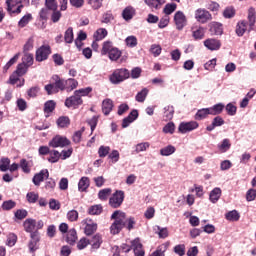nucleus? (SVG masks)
<instances>
[{
  "mask_svg": "<svg viewBox=\"0 0 256 256\" xmlns=\"http://www.w3.org/2000/svg\"><path fill=\"white\" fill-rule=\"evenodd\" d=\"M174 22L178 31H182L187 26V16L183 11H177L174 15Z\"/></svg>",
  "mask_w": 256,
  "mask_h": 256,
  "instance_id": "11",
  "label": "nucleus"
},
{
  "mask_svg": "<svg viewBox=\"0 0 256 256\" xmlns=\"http://www.w3.org/2000/svg\"><path fill=\"white\" fill-rule=\"evenodd\" d=\"M208 115H211L209 108H202L195 114V119L196 121H203V119H207Z\"/></svg>",
  "mask_w": 256,
  "mask_h": 256,
  "instance_id": "33",
  "label": "nucleus"
},
{
  "mask_svg": "<svg viewBox=\"0 0 256 256\" xmlns=\"http://www.w3.org/2000/svg\"><path fill=\"white\" fill-rule=\"evenodd\" d=\"M223 17L225 19H233V17H235V8L233 7H227L224 11H223Z\"/></svg>",
  "mask_w": 256,
  "mask_h": 256,
  "instance_id": "56",
  "label": "nucleus"
},
{
  "mask_svg": "<svg viewBox=\"0 0 256 256\" xmlns=\"http://www.w3.org/2000/svg\"><path fill=\"white\" fill-rule=\"evenodd\" d=\"M199 127V123L197 121L190 122H182L178 127V131L182 134L189 133L191 131H195Z\"/></svg>",
  "mask_w": 256,
  "mask_h": 256,
  "instance_id": "13",
  "label": "nucleus"
},
{
  "mask_svg": "<svg viewBox=\"0 0 256 256\" xmlns=\"http://www.w3.org/2000/svg\"><path fill=\"white\" fill-rule=\"evenodd\" d=\"M101 53L102 55H108L110 61H119L122 55L121 50L114 47L111 41H106L103 43Z\"/></svg>",
  "mask_w": 256,
  "mask_h": 256,
  "instance_id": "2",
  "label": "nucleus"
},
{
  "mask_svg": "<svg viewBox=\"0 0 256 256\" xmlns=\"http://www.w3.org/2000/svg\"><path fill=\"white\" fill-rule=\"evenodd\" d=\"M65 105L68 107V109H77L79 105H83V99L81 96H78L76 92H74V95L65 100Z\"/></svg>",
  "mask_w": 256,
  "mask_h": 256,
  "instance_id": "12",
  "label": "nucleus"
},
{
  "mask_svg": "<svg viewBox=\"0 0 256 256\" xmlns=\"http://www.w3.org/2000/svg\"><path fill=\"white\" fill-rule=\"evenodd\" d=\"M176 9H177V4L175 3L166 4L164 7V13L165 15H171V13H174Z\"/></svg>",
  "mask_w": 256,
  "mask_h": 256,
  "instance_id": "63",
  "label": "nucleus"
},
{
  "mask_svg": "<svg viewBox=\"0 0 256 256\" xmlns=\"http://www.w3.org/2000/svg\"><path fill=\"white\" fill-rule=\"evenodd\" d=\"M109 151H111V147L109 146H100L98 149L99 157H107L109 155Z\"/></svg>",
  "mask_w": 256,
  "mask_h": 256,
  "instance_id": "62",
  "label": "nucleus"
},
{
  "mask_svg": "<svg viewBox=\"0 0 256 256\" xmlns=\"http://www.w3.org/2000/svg\"><path fill=\"white\" fill-rule=\"evenodd\" d=\"M175 151H177L175 146L168 145V146L160 149V155H162V157H169V155H173V153H175Z\"/></svg>",
  "mask_w": 256,
  "mask_h": 256,
  "instance_id": "41",
  "label": "nucleus"
},
{
  "mask_svg": "<svg viewBox=\"0 0 256 256\" xmlns=\"http://www.w3.org/2000/svg\"><path fill=\"white\" fill-rule=\"evenodd\" d=\"M173 115H175V108L171 105L164 107V119L166 121H171L173 119Z\"/></svg>",
  "mask_w": 256,
  "mask_h": 256,
  "instance_id": "36",
  "label": "nucleus"
},
{
  "mask_svg": "<svg viewBox=\"0 0 256 256\" xmlns=\"http://www.w3.org/2000/svg\"><path fill=\"white\" fill-rule=\"evenodd\" d=\"M20 77L21 75L17 74V72L14 71L12 75H10L8 83L10 85H16L17 81H19L20 83L17 84V87H23V85H25V79L20 80Z\"/></svg>",
  "mask_w": 256,
  "mask_h": 256,
  "instance_id": "19",
  "label": "nucleus"
},
{
  "mask_svg": "<svg viewBox=\"0 0 256 256\" xmlns=\"http://www.w3.org/2000/svg\"><path fill=\"white\" fill-rule=\"evenodd\" d=\"M34 43H35V39H33V37H30L24 44V47H23L24 53H27V51H32L34 47Z\"/></svg>",
  "mask_w": 256,
  "mask_h": 256,
  "instance_id": "60",
  "label": "nucleus"
},
{
  "mask_svg": "<svg viewBox=\"0 0 256 256\" xmlns=\"http://www.w3.org/2000/svg\"><path fill=\"white\" fill-rule=\"evenodd\" d=\"M235 31L238 37H243V35H245V32L247 31V21L245 20L239 21L236 25Z\"/></svg>",
  "mask_w": 256,
  "mask_h": 256,
  "instance_id": "28",
  "label": "nucleus"
},
{
  "mask_svg": "<svg viewBox=\"0 0 256 256\" xmlns=\"http://www.w3.org/2000/svg\"><path fill=\"white\" fill-rule=\"evenodd\" d=\"M113 111V100L107 98L102 102V113L109 115Z\"/></svg>",
  "mask_w": 256,
  "mask_h": 256,
  "instance_id": "26",
  "label": "nucleus"
},
{
  "mask_svg": "<svg viewBox=\"0 0 256 256\" xmlns=\"http://www.w3.org/2000/svg\"><path fill=\"white\" fill-rule=\"evenodd\" d=\"M192 37H194L196 41L203 39L205 37V28L198 27L196 30L192 28Z\"/></svg>",
  "mask_w": 256,
  "mask_h": 256,
  "instance_id": "34",
  "label": "nucleus"
},
{
  "mask_svg": "<svg viewBox=\"0 0 256 256\" xmlns=\"http://www.w3.org/2000/svg\"><path fill=\"white\" fill-rule=\"evenodd\" d=\"M91 185V180L87 176H83L79 182H78V191L80 193H85L87 192V189H89Z\"/></svg>",
  "mask_w": 256,
  "mask_h": 256,
  "instance_id": "18",
  "label": "nucleus"
},
{
  "mask_svg": "<svg viewBox=\"0 0 256 256\" xmlns=\"http://www.w3.org/2000/svg\"><path fill=\"white\" fill-rule=\"evenodd\" d=\"M21 54L20 53H17L14 57H12L7 63L6 65L4 66L3 70L5 73H7V71H9V68L12 66V65H15V63H17V61L19 60V56Z\"/></svg>",
  "mask_w": 256,
  "mask_h": 256,
  "instance_id": "51",
  "label": "nucleus"
},
{
  "mask_svg": "<svg viewBox=\"0 0 256 256\" xmlns=\"http://www.w3.org/2000/svg\"><path fill=\"white\" fill-rule=\"evenodd\" d=\"M204 46H206L210 51H217L221 49V41L210 38L204 41Z\"/></svg>",
  "mask_w": 256,
  "mask_h": 256,
  "instance_id": "17",
  "label": "nucleus"
},
{
  "mask_svg": "<svg viewBox=\"0 0 256 256\" xmlns=\"http://www.w3.org/2000/svg\"><path fill=\"white\" fill-rule=\"evenodd\" d=\"M151 147V144L149 142H142L135 146V153H142L146 149H149Z\"/></svg>",
  "mask_w": 256,
  "mask_h": 256,
  "instance_id": "55",
  "label": "nucleus"
},
{
  "mask_svg": "<svg viewBox=\"0 0 256 256\" xmlns=\"http://www.w3.org/2000/svg\"><path fill=\"white\" fill-rule=\"evenodd\" d=\"M210 27V33L212 35H223V25H221L218 22H212L209 24Z\"/></svg>",
  "mask_w": 256,
  "mask_h": 256,
  "instance_id": "24",
  "label": "nucleus"
},
{
  "mask_svg": "<svg viewBox=\"0 0 256 256\" xmlns=\"http://www.w3.org/2000/svg\"><path fill=\"white\" fill-rule=\"evenodd\" d=\"M73 39H74V36H73V28L72 27H69L65 33H64V41L65 43H68V44H71L73 43Z\"/></svg>",
  "mask_w": 256,
  "mask_h": 256,
  "instance_id": "49",
  "label": "nucleus"
},
{
  "mask_svg": "<svg viewBox=\"0 0 256 256\" xmlns=\"http://www.w3.org/2000/svg\"><path fill=\"white\" fill-rule=\"evenodd\" d=\"M11 165V160L9 158H1L0 159V171L5 173V171H9V166Z\"/></svg>",
  "mask_w": 256,
  "mask_h": 256,
  "instance_id": "48",
  "label": "nucleus"
},
{
  "mask_svg": "<svg viewBox=\"0 0 256 256\" xmlns=\"http://www.w3.org/2000/svg\"><path fill=\"white\" fill-rule=\"evenodd\" d=\"M133 15H135V9L131 6L126 7L122 12V17L125 21H131Z\"/></svg>",
  "mask_w": 256,
  "mask_h": 256,
  "instance_id": "35",
  "label": "nucleus"
},
{
  "mask_svg": "<svg viewBox=\"0 0 256 256\" xmlns=\"http://www.w3.org/2000/svg\"><path fill=\"white\" fill-rule=\"evenodd\" d=\"M248 22H249V29L248 31H253V27H255L256 22V11L255 8L251 7L248 10Z\"/></svg>",
  "mask_w": 256,
  "mask_h": 256,
  "instance_id": "22",
  "label": "nucleus"
},
{
  "mask_svg": "<svg viewBox=\"0 0 256 256\" xmlns=\"http://www.w3.org/2000/svg\"><path fill=\"white\" fill-rule=\"evenodd\" d=\"M256 199V189H249L246 193L247 201H255Z\"/></svg>",
  "mask_w": 256,
  "mask_h": 256,
  "instance_id": "64",
  "label": "nucleus"
},
{
  "mask_svg": "<svg viewBox=\"0 0 256 256\" xmlns=\"http://www.w3.org/2000/svg\"><path fill=\"white\" fill-rule=\"evenodd\" d=\"M19 166L23 173H31V169L33 168V160L21 159Z\"/></svg>",
  "mask_w": 256,
  "mask_h": 256,
  "instance_id": "25",
  "label": "nucleus"
},
{
  "mask_svg": "<svg viewBox=\"0 0 256 256\" xmlns=\"http://www.w3.org/2000/svg\"><path fill=\"white\" fill-rule=\"evenodd\" d=\"M49 147H52L53 149H57L59 147H69L71 145V141L67 139L65 136L56 135L53 137L50 142L48 143Z\"/></svg>",
  "mask_w": 256,
  "mask_h": 256,
  "instance_id": "6",
  "label": "nucleus"
},
{
  "mask_svg": "<svg viewBox=\"0 0 256 256\" xmlns=\"http://www.w3.org/2000/svg\"><path fill=\"white\" fill-rule=\"evenodd\" d=\"M147 95H149V89L143 88L140 92L136 94L135 100L138 103H144L145 99H147Z\"/></svg>",
  "mask_w": 256,
  "mask_h": 256,
  "instance_id": "40",
  "label": "nucleus"
},
{
  "mask_svg": "<svg viewBox=\"0 0 256 256\" xmlns=\"http://www.w3.org/2000/svg\"><path fill=\"white\" fill-rule=\"evenodd\" d=\"M89 215H101L103 213V206L101 205H94L91 206L88 210Z\"/></svg>",
  "mask_w": 256,
  "mask_h": 256,
  "instance_id": "52",
  "label": "nucleus"
},
{
  "mask_svg": "<svg viewBox=\"0 0 256 256\" xmlns=\"http://www.w3.org/2000/svg\"><path fill=\"white\" fill-rule=\"evenodd\" d=\"M194 17L198 23H207L212 19L211 13L203 8H198L194 13Z\"/></svg>",
  "mask_w": 256,
  "mask_h": 256,
  "instance_id": "10",
  "label": "nucleus"
},
{
  "mask_svg": "<svg viewBox=\"0 0 256 256\" xmlns=\"http://www.w3.org/2000/svg\"><path fill=\"white\" fill-rule=\"evenodd\" d=\"M131 245L135 256H145V250L143 249V244H141L139 238L132 240Z\"/></svg>",
  "mask_w": 256,
  "mask_h": 256,
  "instance_id": "15",
  "label": "nucleus"
},
{
  "mask_svg": "<svg viewBox=\"0 0 256 256\" xmlns=\"http://www.w3.org/2000/svg\"><path fill=\"white\" fill-rule=\"evenodd\" d=\"M225 125V120L221 116H216L213 120L211 125L206 127V131H213L216 127H221Z\"/></svg>",
  "mask_w": 256,
  "mask_h": 256,
  "instance_id": "20",
  "label": "nucleus"
},
{
  "mask_svg": "<svg viewBox=\"0 0 256 256\" xmlns=\"http://www.w3.org/2000/svg\"><path fill=\"white\" fill-rule=\"evenodd\" d=\"M224 109H225V105L223 103H218L209 108L210 115H221Z\"/></svg>",
  "mask_w": 256,
  "mask_h": 256,
  "instance_id": "39",
  "label": "nucleus"
},
{
  "mask_svg": "<svg viewBox=\"0 0 256 256\" xmlns=\"http://www.w3.org/2000/svg\"><path fill=\"white\" fill-rule=\"evenodd\" d=\"M107 29L100 28L94 33V39L95 41H103L107 37Z\"/></svg>",
  "mask_w": 256,
  "mask_h": 256,
  "instance_id": "43",
  "label": "nucleus"
},
{
  "mask_svg": "<svg viewBox=\"0 0 256 256\" xmlns=\"http://www.w3.org/2000/svg\"><path fill=\"white\" fill-rule=\"evenodd\" d=\"M169 242H165L159 245L154 252H152L149 256H165V252L169 249Z\"/></svg>",
  "mask_w": 256,
  "mask_h": 256,
  "instance_id": "21",
  "label": "nucleus"
},
{
  "mask_svg": "<svg viewBox=\"0 0 256 256\" xmlns=\"http://www.w3.org/2000/svg\"><path fill=\"white\" fill-rule=\"evenodd\" d=\"M240 217L241 215H239V212H237V210H232L226 213L227 221H239Z\"/></svg>",
  "mask_w": 256,
  "mask_h": 256,
  "instance_id": "50",
  "label": "nucleus"
},
{
  "mask_svg": "<svg viewBox=\"0 0 256 256\" xmlns=\"http://www.w3.org/2000/svg\"><path fill=\"white\" fill-rule=\"evenodd\" d=\"M71 124V120H69V117L67 116H61L57 120L58 127H61L62 129H65V127H69Z\"/></svg>",
  "mask_w": 256,
  "mask_h": 256,
  "instance_id": "46",
  "label": "nucleus"
},
{
  "mask_svg": "<svg viewBox=\"0 0 256 256\" xmlns=\"http://www.w3.org/2000/svg\"><path fill=\"white\" fill-rule=\"evenodd\" d=\"M50 54H51V46H49V44H45L40 46L36 50L35 59L36 61H38V63H41L43 61H47V59H49Z\"/></svg>",
  "mask_w": 256,
  "mask_h": 256,
  "instance_id": "7",
  "label": "nucleus"
},
{
  "mask_svg": "<svg viewBox=\"0 0 256 256\" xmlns=\"http://www.w3.org/2000/svg\"><path fill=\"white\" fill-rule=\"evenodd\" d=\"M52 79L54 83L45 86V91L48 95H53V93H59V91H65V79H61L57 75H54Z\"/></svg>",
  "mask_w": 256,
  "mask_h": 256,
  "instance_id": "4",
  "label": "nucleus"
},
{
  "mask_svg": "<svg viewBox=\"0 0 256 256\" xmlns=\"http://www.w3.org/2000/svg\"><path fill=\"white\" fill-rule=\"evenodd\" d=\"M161 51H163L161 45L152 44L150 47V53H152V55H154L155 57H159V55H161Z\"/></svg>",
  "mask_w": 256,
  "mask_h": 256,
  "instance_id": "58",
  "label": "nucleus"
},
{
  "mask_svg": "<svg viewBox=\"0 0 256 256\" xmlns=\"http://www.w3.org/2000/svg\"><path fill=\"white\" fill-rule=\"evenodd\" d=\"M111 219L114 222L110 226V233L111 235H119L125 227V219H127V215L121 210H116L111 215Z\"/></svg>",
  "mask_w": 256,
  "mask_h": 256,
  "instance_id": "1",
  "label": "nucleus"
},
{
  "mask_svg": "<svg viewBox=\"0 0 256 256\" xmlns=\"http://www.w3.org/2000/svg\"><path fill=\"white\" fill-rule=\"evenodd\" d=\"M217 148L220 151V153H227V151L231 149V140L225 138L224 140H222L221 143L217 145Z\"/></svg>",
  "mask_w": 256,
  "mask_h": 256,
  "instance_id": "30",
  "label": "nucleus"
},
{
  "mask_svg": "<svg viewBox=\"0 0 256 256\" xmlns=\"http://www.w3.org/2000/svg\"><path fill=\"white\" fill-rule=\"evenodd\" d=\"M45 179H49V170L43 169L39 173H36L32 179V182L36 187H39Z\"/></svg>",
  "mask_w": 256,
  "mask_h": 256,
  "instance_id": "14",
  "label": "nucleus"
},
{
  "mask_svg": "<svg viewBox=\"0 0 256 256\" xmlns=\"http://www.w3.org/2000/svg\"><path fill=\"white\" fill-rule=\"evenodd\" d=\"M56 106H57V104L55 103V101L48 100L44 104V113H47L48 115H49V113H53V111H55Z\"/></svg>",
  "mask_w": 256,
  "mask_h": 256,
  "instance_id": "44",
  "label": "nucleus"
},
{
  "mask_svg": "<svg viewBox=\"0 0 256 256\" xmlns=\"http://www.w3.org/2000/svg\"><path fill=\"white\" fill-rule=\"evenodd\" d=\"M37 227V221L35 219H26L24 221V229L26 233H35V229Z\"/></svg>",
  "mask_w": 256,
  "mask_h": 256,
  "instance_id": "23",
  "label": "nucleus"
},
{
  "mask_svg": "<svg viewBox=\"0 0 256 256\" xmlns=\"http://www.w3.org/2000/svg\"><path fill=\"white\" fill-rule=\"evenodd\" d=\"M82 223L85 226L84 228V233L87 236L93 235V233H95V231H97V223H93L91 220H83Z\"/></svg>",
  "mask_w": 256,
  "mask_h": 256,
  "instance_id": "16",
  "label": "nucleus"
},
{
  "mask_svg": "<svg viewBox=\"0 0 256 256\" xmlns=\"http://www.w3.org/2000/svg\"><path fill=\"white\" fill-rule=\"evenodd\" d=\"M221 188L216 187L214 188L210 194H209V200L211 203H217V201H219V199H221Z\"/></svg>",
  "mask_w": 256,
  "mask_h": 256,
  "instance_id": "29",
  "label": "nucleus"
},
{
  "mask_svg": "<svg viewBox=\"0 0 256 256\" xmlns=\"http://www.w3.org/2000/svg\"><path fill=\"white\" fill-rule=\"evenodd\" d=\"M60 159H61V153L57 150H51L49 157L47 158V161L49 163H59Z\"/></svg>",
  "mask_w": 256,
  "mask_h": 256,
  "instance_id": "38",
  "label": "nucleus"
},
{
  "mask_svg": "<svg viewBox=\"0 0 256 256\" xmlns=\"http://www.w3.org/2000/svg\"><path fill=\"white\" fill-rule=\"evenodd\" d=\"M7 11L9 15H19L23 10V4H19L16 0H6Z\"/></svg>",
  "mask_w": 256,
  "mask_h": 256,
  "instance_id": "8",
  "label": "nucleus"
},
{
  "mask_svg": "<svg viewBox=\"0 0 256 256\" xmlns=\"http://www.w3.org/2000/svg\"><path fill=\"white\" fill-rule=\"evenodd\" d=\"M41 241V236L38 231H34L30 234V241L28 243V248L30 253H35L39 249V242Z\"/></svg>",
  "mask_w": 256,
  "mask_h": 256,
  "instance_id": "9",
  "label": "nucleus"
},
{
  "mask_svg": "<svg viewBox=\"0 0 256 256\" xmlns=\"http://www.w3.org/2000/svg\"><path fill=\"white\" fill-rule=\"evenodd\" d=\"M131 77V72L127 68H118L113 71L109 79L112 85H119Z\"/></svg>",
  "mask_w": 256,
  "mask_h": 256,
  "instance_id": "3",
  "label": "nucleus"
},
{
  "mask_svg": "<svg viewBox=\"0 0 256 256\" xmlns=\"http://www.w3.org/2000/svg\"><path fill=\"white\" fill-rule=\"evenodd\" d=\"M22 63H24L26 67H31V65H33V54L26 53L22 58Z\"/></svg>",
  "mask_w": 256,
  "mask_h": 256,
  "instance_id": "61",
  "label": "nucleus"
},
{
  "mask_svg": "<svg viewBox=\"0 0 256 256\" xmlns=\"http://www.w3.org/2000/svg\"><path fill=\"white\" fill-rule=\"evenodd\" d=\"M155 231L160 239H167V237H169V230H167V228L156 226Z\"/></svg>",
  "mask_w": 256,
  "mask_h": 256,
  "instance_id": "45",
  "label": "nucleus"
},
{
  "mask_svg": "<svg viewBox=\"0 0 256 256\" xmlns=\"http://www.w3.org/2000/svg\"><path fill=\"white\" fill-rule=\"evenodd\" d=\"M29 67L25 65V63H20L17 65V68L15 72L20 75V77H23L28 71Z\"/></svg>",
  "mask_w": 256,
  "mask_h": 256,
  "instance_id": "53",
  "label": "nucleus"
},
{
  "mask_svg": "<svg viewBox=\"0 0 256 256\" xmlns=\"http://www.w3.org/2000/svg\"><path fill=\"white\" fill-rule=\"evenodd\" d=\"M101 243H103V238H101V235L99 234L94 235L92 240L90 241L92 249H99V247H101Z\"/></svg>",
  "mask_w": 256,
  "mask_h": 256,
  "instance_id": "42",
  "label": "nucleus"
},
{
  "mask_svg": "<svg viewBox=\"0 0 256 256\" xmlns=\"http://www.w3.org/2000/svg\"><path fill=\"white\" fill-rule=\"evenodd\" d=\"M113 19H115L113 13H111V11H107L102 15L101 23H111Z\"/></svg>",
  "mask_w": 256,
  "mask_h": 256,
  "instance_id": "59",
  "label": "nucleus"
},
{
  "mask_svg": "<svg viewBox=\"0 0 256 256\" xmlns=\"http://www.w3.org/2000/svg\"><path fill=\"white\" fill-rule=\"evenodd\" d=\"M15 205H17L15 201L7 200L2 203V209L3 211H11V209H15Z\"/></svg>",
  "mask_w": 256,
  "mask_h": 256,
  "instance_id": "54",
  "label": "nucleus"
},
{
  "mask_svg": "<svg viewBox=\"0 0 256 256\" xmlns=\"http://www.w3.org/2000/svg\"><path fill=\"white\" fill-rule=\"evenodd\" d=\"M66 242L69 245H74L77 243V230H75V228H72L67 232Z\"/></svg>",
  "mask_w": 256,
  "mask_h": 256,
  "instance_id": "27",
  "label": "nucleus"
},
{
  "mask_svg": "<svg viewBox=\"0 0 256 256\" xmlns=\"http://www.w3.org/2000/svg\"><path fill=\"white\" fill-rule=\"evenodd\" d=\"M31 21H33V15H31V13H28L19 20L18 27L20 29H23L24 27H27V25H29Z\"/></svg>",
  "mask_w": 256,
  "mask_h": 256,
  "instance_id": "32",
  "label": "nucleus"
},
{
  "mask_svg": "<svg viewBox=\"0 0 256 256\" xmlns=\"http://www.w3.org/2000/svg\"><path fill=\"white\" fill-rule=\"evenodd\" d=\"M87 4L90 5L91 9L97 11L103 7V0H87Z\"/></svg>",
  "mask_w": 256,
  "mask_h": 256,
  "instance_id": "47",
  "label": "nucleus"
},
{
  "mask_svg": "<svg viewBox=\"0 0 256 256\" xmlns=\"http://www.w3.org/2000/svg\"><path fill=\"white\" fill-rule=\"evenodd\" d=\"M111 193H113L111 188H104L98 192V199H100V201H107Z\"/></svg>",
  "mask_w": 256,
  "mask_h": 256,
  "instance_id": "37",
  "label": "nucleus"
},
{
  "mask_svg": "<svg viewBox=\"0 0 256 256\" xmlns=\"http://www.w3.org/2000/svg\"><path fill=\"white\" fill-rule=\"evenodd\" d=\"M123 201H125V192L123 190H116L109 199V205L112 209H119L123 205Z\"/></svg>",
  "mask_w": 256,
  "mask_h": 256,
  "instance_id": "5",
  "label": "nucleus"
},
{
  "mask_svg": "<svg viewBox=\"0 0 256 256\" xmlns=\"http://www.w3.org/2000/svg\"><path fill=\"white\" fill-rule=\"evenodd\" d=\"M15 243H17V235H15V233L8 234L6 245H8V247H14Z\"/></svg>",
  "mask_w": 256,
  "mask_h": 256,
  "instance_id": "57",
  "label": "nucleus"
},
{
  "mask_svg": "<svg viewBox=\"0 0 256 256\" xmlns=\"http://www.w3.org/2000/svg\"><path fill=\"white\" fill-rule=\"evenodd\" d=\"M79 85V82L73 78L65 80V91L70 93V91H73L74 89H77Z\"/></svg>",
  "mask_w": 256,
  "mask_h": 256,
  "instance_id": "31",
  "label": "nucleus"
}]
</instances>
